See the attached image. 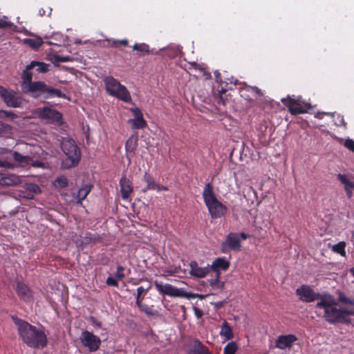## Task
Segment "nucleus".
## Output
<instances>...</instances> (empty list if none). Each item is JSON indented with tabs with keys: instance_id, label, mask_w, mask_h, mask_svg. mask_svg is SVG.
<instances>
[{
	"instance_id": "nucleus-19",
	"label": "nucleus",
	"mask_w": 354,
	"mask_h": 354,
	"mask_svg": "<svg viewBox=\"0 0 354 354\" xmlns=\"http://www.w3.org/2000/svg\"><path fill=\"white\" fill-rule=\"evenodd\" d=\"M120 187L122 198L124 200L128 199L133 192L131 182L124 176L120 180Z\"/></svg>"
},
{
	"instance_id": "nucleus-9",
	"label": "nucleus",
	"mask_w": 354,
	"mask_h": 354,
	"mask_svg": "<svg viewBox=\"0 0 354 354\" xmlns=\"http://www.w3.org/2000/svg\"><path fill=\"white\" fill-rule=\"evenodd\" d=\"M154 286L160 294L167 295L171 297L189 298V294L183 288H178L171 284L154 281Z\"/></svg>"
},
{
	"instance_id": "nucleus-54",
	"label": "nucleus",
	"mask_w": 354,
	"mask_h": 354,
	"mask_svg": "<svg viewBox=\"0 0 354 354\" xmlns=\"http://www.w3.org/2000/svg\"><path fill=\"white\" fill-rule=\"evenodd\" d=\"M352 189H347V188H346V189H345L346 196L348 198H351L353 196Z\"/></svg>"
},
{
	"instance_id": "nucleus-25",
	"label": "nucleus",
	"mask_w": 354,
	"mask_h": 354,
	"mask_svg": "<svg viewBox=\"0 0 354 354\" xmlns=\"http://www.w3.org/2000/svg\"><path fill=\"white\" fill-rule=\"evenodd\" d=\"M128 122L132 125V128L135 129H142L147 125V122L143 117L130 119Z\"/></svg>"
},
{
	"instance_id": "nucleus-44",
	"label": "nucleus",
	"mask_w": 354,
	"mask_h": 354,
	"mask_svg": "<svg viewBox=\"0 0 354 354\" xmlns=\"http://www.w3.org/2000/svg\"><path fill=\"white\" fill-rule=\"evenodd\" d=\"M106 284L109 286H113L116 288L118 287L119 286L117 279H115L111 276L107 277L106 280Z\"/></svg>"
},
{
	"instance_id": "nucleus-45",
	"label": "nucleus",
	"mask_w": 354,
	"mask_h": 354,
	"mask_svg": "<svg viewBox=\"0 0 354 354\" xmlns=\"http://www.w3.org/2000/svg\"><path fill=\"white\" fill-rule=\"evenodd\" d=\"M6 17L4 19H0V28H10L14 26L12 22L6 21Z\"/></svg>"
},
{
	"instance_id": "nucleus-21",
	"label": "nucleus",
	"mask_w": 354,
	"mask_h": 354,
	"mask_svg": "<svg viewBox=\"0 0 354 354\" xmlns=\"http://www.w3.org/2000/svg\"><path fill=\"white\" fill-rule=\"evenodd\" d=\"M20 179L17 176L12 174H5L0 173V185L1 186H12L20 183Z\"/></svg>"
},
{
	"instance_id": "nucleus-6",
	"label": "nucleus",
	"mask_w": 354,
	"mask_h": 354,
	"mask_svg": "<svg viewBox=\"0 0 354 354\" xmlns=\"http://www.w3.org/2000/svg\"><path fill=\"white\" fill-rule=\"evenodd\" d=\"M106 92L111 96L119 100L129 102L131 100V95L127 88L122 85L119 81L112 76L106 77L104 80Z\"/></svg>"
},
{
	"instance_id": "nucleus-41",
	"label": "nucleus",
	"mask_w": 354,
	"mask_h": 354,
	"mask_svg": "<svg viewBox=\"0 0 354 354\" xmlns=\"http://www.w3.org/2000/svg\"><path fill=\"white\" fill-rule=\"evenodd\" d=\"M0 118H9L11 119H15L17 115L12 111L0 110Z\"/></svg>"
},
{
	"instance_id": "nucleus-50",
	"label": "nucleus",
	"mask_w": 354,
	"mask_h": 354,
	"mask_svg": "<svg viewBox=\"0 0 354 354\" xmlns=\"http://www.w3.org/2000/svg\"><path fill=\"white\" fill-rule=\"evenodd\" d=\"M90 322L92 323V324L97 328H101L102 324L101 322L98 321L97 319H95L94 317L91 316L90 317Z\"/></svg>"
},
{
	"instance_id": "nucleus-30",
	"label": "nucleus",
	"mask_w": 354,
	"mask_h": 354,
	"mask_svg": "<svg viewBox=\"0 0 354 354\" xmlns=\"http://www.w3.org/2000/svg\"><path fill=\"white\" fill-rule=\"evenodd\" d=\"M208 281L213 288L223 290L224 288V282L220 281L219 274L215 276V278L209 279Z\"/></svg>"
},
{
	"instance_id": "nucleus-24",
	"label": "nucleus",
	"mask_w": 354,
	"mask_h": 354,
	"mask_svg": "<svg viewBox=\"0 0 354 354\" xmlns=\"http://www.w3.org/2000/svg\"><path fill=\"white\" fill-rule=\"evenodd\" d=\"M220 335L225 337L226 340H230L233 338L232 328L227 322H223L221 328Z\"/></svg>"
},
{
	"instance_id": "nucleus-29",
	"label": "nucleus",
	"mask_w": 354,
	"mask_h": 354,
	"mask_svg": "<svg viewBox=\"0 0 354 354\" xmlns=\"http://www.w3.org/2000/svg\"><path fill=\"white\" fill-rule=\"evenodd\" d=\"M150 287L147 288H145L143 286H139L137 288V295H136V306H140L142 304V301L144 298L145 295L147 292Z\"/></svg>"
},
{
	"instance_id": "nucleus-2",
	"label": "nucleus",
	"mask_w": 354,
	"mask_h": 354,
	"mask_svg": "<svg viewBox=\"0 0 354 354\" xmlns=\"http://www.w3.org/2000/svg\"><path fill=\"white\" fill-rule=\"evenodd\" d=\"M35 62H30L23 71L21 90L24 93H30L34 98L50 99L59 97L66 99V95L59 88L48 85L44 81H32V74L30 70L34 68Z\"/></svg>"
},
{
	"instance_id": "nucleus-43",
	"label": "nucleus",
	"mask_w": 354,
	"mask_h": 354,
	"mask_svg": "<svg viewBox=\"0 0 354 354\" xmlns=\"http://www.w3.org/2000/svg\"><path fill=\"white\" fill-rule=\"evenodd\" d=\"M26 189L33 194H39L41 192L40 187L34 183H30L26 185Z\"/></svg>"
},
{
	"instance_id": "nucleus-20",
	"label": "nucleus",
	"mask_w": 354,
	"mask_h": 354,
	"mask_svg": "<svg viewBox=\"0 0 354 354\" xmlns=\"http://www.w3.org/2000/svg\"><path fill=\"white\" fill-rule=\"evenodd\" d=\"M187 354H212L209 348L198 339H194L192 346L188 349Z\"/></svg>"
},
{
	"instance_id": "nucleus-39",
	"label": "nucleus",
	"mask_w": 354,
	"mask_h": 354,
	"mask_svg": "<svg viewBox=\"0 0 354 354\" xmlns=\"http://www.w3.org/2000/svg\"><path fill=\"white\" fill-rule=\"evenodd\" d=\"M12 131V127L0 121V137L8 134Z\"/></svg>"
},
{
	"instance_id": "nucleus-8",
	"label": "nucleus",
	"mask_w": 354,
	"mask_h": 354,
	"mask_svg": "<svg viewBox=\"0 0 354 354\" xmlns=\"http://www.w3.org/2000/svg\"><path fill=\"white\" fill-rule=\"evenodd\" d=\"M281 101L288 109L289 112L292 115L304 113L310 106L308 103L301 100V97L295 99L288 95L286 97L282 98Z\"/></svg>"
},
{
	"instance_id": "nucleus-47",
	"label": "nucleus",
	"mask_w": 354,
	"mask_h": 354,
	"mask_svg": "<svg viewBox=\"0 0 354 354\" xmlns=\"http://www.w3.org/2000/svg\"><path fill=\"white\" fill-rule=\"evenodd\" d=\"M118 44L122 46H127L129 44V41L127 39L121 40H113L111 43V46L112 47H117Z\"/></svg>"
},
{
	"instance_id": "nucleus-55",
	"label": "nucleus",
	"mask_w": 354,
	"mask_h": 354,
	"mask_svg": "<svg viewBox=\"0 0 354 354\" xmlns=\"http://www.w3.org/2000/svg\"><path fill=\"white\" fill-rule=\"evenodd\" d=\"M350 272L354 277V267L350 269Z\"/></svg>"
},
{
	"instance_id": "nucleus-34",
	"label": "nucleus",
	"mask_w": 354,
	"mask_h": 354,
	"mask_svg": "<svg viewBox=\"0 0 354 354\" xmlns=\"http://www.w3.org/2000/svg\"><path fill=\"white\" fill-rule=\"evenodd\" d=\"M91 192V188L88 186H84L80 188L78 191L77 198L80 201H83L88 196L89 192Z\"/></svg>"
},
{
	"instance_id": "nucleus-1",
	"label": "nucleus",
	"mask_w": 354,
	"mask_h": 354,
	"mask_svg": "<svg viewBox=\"0 0 354 354\" xmlns=\"http://www.w3.org/2000/svg\"><path fill=\"white\" fill-rule=\"evenodd\" d=\"M296 294L303 302L317 301L315 305L317 315L328 324L349 325L352 323V319H349L348 316L354 315V309H346L337 305V299L330 293L315 292L310 286L301 285L296 290Z\"/></svg>"
},
{
	"instance_id": "nucleus-18",
	"label": "nucleus",
	"mask_w": 354,
	"mask_h": 354,
	"mask_svg": "<svg viewBox=\"0 0 354 354\" xmlns=\"http://www.w3.org/2000/svg\"><path fill=\"white\" fill-rule=\"evenodd\" d=\"M16 292L21 299L26 302L32 301V290L24 283L18 282L17 283Z\"/></svg>"
},
{
	"instance_id": "nucleus-36",
	"label": "nucleus",
	"mask_w": 354,
	"mask_h": 354,
	"mask_svg": "<svg viewBox=\"0 0 354 354\" xmlns=\"http://www.w3.org/2000/svg\"><path fill=\"white\" fill-rule=\"evenodd\" d=\"M137 306L141 311L144 312L148 316H155L158 313L156 310H151V308L147 305H143L142 304H140V306Z\"/></svg>"
},
{
	"instance_id": "nucleus-11",
	"label": "nucleus",
	"mask_w": 354,
	"mask_h": 354,
	"mask_svg": "<svg viewBox=\"0 0 354 354\" xmlns=\"http://www.w3.org/2000/svg\"><path fill=\"white\" fill-rule=\"evenodd\" d=\"M80 339L82 344L87 347L91 353L96 352L100 348L102 342L98 336L88 330H83Z\"/></svg>"
},
{
	"instance_id": "nucleus-48",
	"label": "nucleus",
	"mask_w": 354,
	"mask_h": 354,
	"mask_svg": "<svg viewBox=\"0 0 354 354\" xmlns=\"http://www.w3.org/2000/svg\"><path fill=\"white\" fill-rule=\"evenodd\" d=\"M344 147L354 153V141L352 139H346L344 144Z\"/></svg>"
},
{
	"instance_id": "nucleus-32",
	"label": "nucleus",
	"mask_w": 354,
	"mask_h": 354,
	"mask_svg": "<svg viewBox=\"0 0 354 354\" xmlns=\"http://www.w3.org/2000/svg\"><path fill=\"white\" fill-rule=\"evenodd\" d=\"M238 350V346L236 342H229L223 349L224 354H235Z\"/></svg>"
},
{
	"instance_id": "nucleus-13",
	"label": "nucleus",
	"mask_w": 354,
	"mask_h": 354,
	"mask_svg": "<svg viewBox=\"0 0 354 354\" xmlns=\"http://www.w3.org/2000/svg\"><path fill=\"white\" fill-rule=\"evenodd\" d=\"M37 113L39 118L48 120L52 123L61 124L62 123V114L55 109L45 106L37 109Z\"/></svg>"
},
{
	"instance_id": "nucleus-3",
	"label": "nucleus",
	"mask_w": 354,
	"mask_h": 354,
	"mask_svg": "<svg viewBox=\"0 0 354 354\" xmlns=\"http://www.w3.org/2000/svg\"><path fill=\"white\" fill-rule=\"evenodd\" d=\"M11 319L19 338L27 346L32 348H44L46 346L48 338L43 328H37L15 315H12Z\"/></svg>"
},
{
	"instance_id": "nucleus-12",
	"label": "nucleus",
	"mask_w": 354,
	"mask_h": 354,
	"mask_svg": "<svg viewBox=\"0 0 354 354\" xmlns=\"http://www.w3.org/2000/svg\"><path fill=\"white\" fill-rule=\"evenodd\" d=\"M239 93L243 98L249 102L261 100L263 96V93L260 88L257 86L246 85L245 83L240 84Z\"/></svg>"
},
{
	"instance_id": "nucleus-53",
	"label": "nucleus",
	"mask_w": 354,
	"mask_h": 354,
	"mask_svg": "<svg viewBox=\"0 0 354 354\" xmlns=\"http://www.w3.org/2000/svg\"><path fill=\"white\" fill-rule=\"evenodd\" d=\"M155 189L157 191H167L168 187L157 183Z\"/></svg>"
},
{
	"instance_id": "nucleus-51",
	"label": "nucleus",
	"mask_w": 354,
	"mask_h": 354,
	"mask_svg": "<svg viewBox=\"0 0 354 354\" xmlns=\"http://www.w3.org/2000/svg\"><path fill=\"white\" fill-rule=\"evenodd\" d=\"M194 311L195 315L198 318H201L203 316V311L201 309H199L198 308H197V307H194Z\"/></svg>"
},
{
	"instance_id": "nucleus-17",
	"label": "nucleus",
	"mask_w": 354,
	"mask_h": 354,
	"mask_svg": "<svg viewBox=\"0 0 354 354\" xmlns=\"http://www.w3.org/2000/svg\"><path fill=\"white\" fill-rule=\"evenodd\" d=\"M190 266V274L196 278H204L207 276L209 271V265L206 267H200L198 263L196 261H192L189 263Z\"/></svg>"
},
{
	"instance_id": "nucleus-26",
	"label": "nucleus",
	"mask_w": 354,
	"mask_h": 354,
	"mask_svg": "<svg viewBox=\"0 0 354 354\" xmlns=\"http://www.w3.org/2000/svg\"><path fill=\"white\" fill-rule=\"evenodd\" d=\"M346 243L344 241H340L337 244L332 246V251L340 254L342 257H346Z\"/></svg>"
},
{
	"instance_id": "nucleus-28",
	"label": "nucleus",
	"mask_w": 354,
	"mask_h": 354,
	"mask_svg": "<svg viewBox=\"0 0 354 354\" xmlns=\"http://www.w3.org/2000/svg\"><path fill=\"white\" fill-rule=\"evenodd\" d=\"M339 180L344 185V189H353L354 182L351 181L345 174H339L337 175Z\"/></svg>"
},
{
	"instance_id": "nucleus-10",
	"label": "nucleus",
	"mask_w": 354,
	"mask_h": 354,
	"mask_svg": "<svg viewBox=\"0 0 354 354\" xmlns=\"http://www.w3.org/2000/svg\"><path fill=\"white\" fill-rule=\"evenodd\" d=\"M0 96L4 103L9 107H21L22 97L13 90H8L0 85Z\"/></svg>"
},
{
	"instance_id": "nucleus-49",
	"label": "nucleus",
	"mask_w": 354,
	"mask_h": 354,
	"mask_svg": "<svg viewBox=\"0 0 354 354\" xmlns=\"http://www.w3.org/2000/svg\"><path fill=\"white\" fill-rule=\"evenodd\" d=\"M131 111L134 115V118H139L143 117L142 113L139 108H131Z\"/></svg>"
},
{
	"instance_id": "nucleus-52",
	"label": "nucleus",
	"mask_w": 354,
	"mask_h": 354,
	"mask_svg": "<svg viewBox=\"0 0 354 354\" xmlns=\"http://www.w3.org/2000/svg\"><path fill=\"white\" fill-rule=\"evenodd\" d=\"M214 75H215L216 81L217 82L220 83L221 86H223L222 85H223V84H224V82L222 81L220 74L218 72H216V73H214Z\"/></svg>"
},
{
	"instance_id": "nucleus-58",
	"label": "nucleus",
	"mask_w": 354,
	"mask_h": 354,
	"mask_svg": "<svg viewBox=\"0 0 354 354\" xmlns=\"http://www.w3.org/2000/svg\"><path fill=\"white\" fill-rule=\"evenodd\" d=\"M130 272H131V271H130V269H129V270H128V273H127V274H129L130 273Z\"/></svg>"
},
{
	"instance_id": "nucleus-42",
	"label": "nucleus",
	"mask_w": 354,
	"mask_h": 354,
	"mask_svg": "<svg viewBox=\"0 0 354 354\" xmlns=\"http://www.w3.org/2000/svg\"><path fill=\"white\" fill-rule=\"evenodd\" d=\"M124 268L123 266H118L116 272L115 273V277L118 280L123 279L126 277V274L124 273Z\"/></svg>"
},
{
	"instance_id": "nucleus-33",
	"label": "nucleus",
	"mask_w": 354,
	"mask_h": 354,
	"mask_svg": "<svg viewBox=\"0 0 354 354\" xmlns=\"http://www.w3.org/2000/svg\"><path fill=\"white\" fill-rule=\"evenodd\" d=\"M13 158L17 162H19L20 163H24V164H28L29 162L31 160L30 157L26 156H23L17 151H15L13 153Z\"/></svg>"
},
{
	"instance_id": "nucleus-15",
	"label": "nucleus",
	"mask_w": 354,
	"mask_h": 354,
	"mask_svg": "<svg viewBox=\"0 0 354 354\" xmlns=\"http://www.w3.org/2000/svg\"><path fill=\"white\" fill-rule=\"evenodd\" d=\"M230 262L225 257H218L209 266V271L214 272L215 276L219 274V277H221V270L226 271L230 268Z\"/></svg>"
},
{
	"instance_id": "nucleus-46",
	"label": "nucleus",
	"mask_w": 354,
	"mask_h": 354,
	"mask_svg": "<svg viewBox=\"0 0 354 354\" xmlns=\"http://www.w3.org/2000/svg\"><path fill=\"white\" fill-rule=\"evenodd\" d=\"M72 58L70 56H62V55H55V60L57 62H68L72 61Z\"/></svg>"
},
{
	"instance_id": "nucleus-7",
	"label": "nucleus",
	"mask_w": 354,
	"mask_h": 354,
	"mask_svg": "<svg viewBox=\"0 0 354 354\" xmlns=\"http://www.w3.org/2000/svg\"><path fill=\"white\" fill-rule=\"evenodd\" d=\"M250 235L245 232H230L225 240L221 243V250L224 254H227L231 250L240 251L241 248V240H246Z\"/></svg>"
},
{
	"instance_id": "nucleus-27",
	"label": "nucleus",
	"mask_w": 354,
	"mask_h": 354,
	"mask_svg": "<svg viewBox=\"0 0 354 354\" xmlns=\"http://www.w3.org/2000/svg\"><path fill=\"white\" fill-rule=\"evenodd\" d=\"M137 138L134 139L133 136L130 137L125 142V149L127 152H134L138 146Z\"/></svg>"
},
{
	"instance_id": "nucleus-14",
	"label": "nucleus",
	"mask_w": 354,
	"mask_h": 354,
	"mask_svg": "<svg viewBox=\"0 0 354 354\" xmlns=\"http://www.w3.org/2000/svg\"><path fill=\"white\" fill-rule=\"evenodd\" d=\"M225 84V87L221 86L220 89L218 90V94L215 96L217 103L218 104L225 105L227 102L228 101L227 96L225 95L226 91L227 90H232V86L240 85L239 80L232 77L230 78H227V81L224 82Z\"/></svg>"
},
{
	"instance_id": "nucleus-38",
	"label": "nucleus",
	"mask_w": 354,
	"mask_h": 354,
	"mask_svg": "<svg viewBox=\"0 0 354 354\" xmlns=\"http://www.w3.org/2000/svg\"><path fill=\"white\" fill-rule=\"evenodd\" d=\"M180 268L178 267H174V269H169V270H164L163 273L161 274L162 277H174L176 276L180 272Z\"/></svg>"
},
{
	"instance_id": "nucleus-35",
	"label": "nucleus",
	"mask_w": 354,
	"mask_h": 354,
	"mask_svg": "<svg viewBox=\"0 0 354 354\" xmlns=\"http://www.w3.org/2000/svg\"><path fill=\"white\" fill-rule=\"evenodd\" d=\"M132 48L133 50H138L143 53H149V46L146 44H135Z\"/></svg>"
},
{
	"instance_id": "nucleus-4",
	"label": "nucleus",
	"mask_w": 354,
	"mask_h": 354,
	"mask_svg": "<svg viewBox=\"0 0 354 354\" xmlns=\"http://www.w3.org/2000/svg\"><path fill=\"white\" fill-rule=\"evenodd\" d=\"M202 195L212 218H218L225 216L227 211V207L216 198L210 183L205 185Z\"/></svg>"
},
{
	"instance_id": "nucleus-56",
	"label": "nucleus",
	"mask_w": 354,
	"mask_h": 354,
	"mask_svg": "<svg viewBox=\"0 0 354 354\" xmlns=\"http://www.w3.org/2000/svg\"><path fill=\"white\" fill-rule=\"evenodd\" d=\"M44 13H45V11L43 9L39 10V15H40L42 16V15H44Z\"/></svg>"
},
{
	"instance_id": "nucleus-5",
	"label": "nucleus",
	"mask_w": 354,
	"mask_h": 354,
	"mask_svg": "<svg viewBox=\"0 0 354 354\" xmlns=\"http://www.w3.org/2000/svg\"><path fill=\"white\" fill-rule=\"evenodd\" d=\"M62 149L66 156L62 160V167L69 169L77 165L80 160L81 152L75 142L73 139L64 140L62 143Z\"/></svg>"
},
{
	"instance_id": "nucleus-57",
	"label": "nucleus",
	"mask_w": 354,
	"mask_h": 354,
	"mask_svg": "<svg viewBox=\"0 0 354 354\" xmlns=\"http://www.w3.org/2000/svg\"><path fill=\"white\" fill-rule=\"evenodd\" d=\"M351 238L354 239V230L351 232Z\"/></svg>"
},
{
	"instance_id": "nucleus-23",
	"label": "nucleus",
	"mask_w": 354,
	"mask_h": 354,
	"mask_svg": "<svg viewBox=\"0 0 354 354\" xmlns=\"http://www.w3.org/2000/svg\"><path fill=\"white\" fill-rule=\"evenodd\" d=\"M144 181L147 183V187L142 189L144 193L149 190H155L156 183L155 182L154 178L150 174L145 172L143 176Z\"/></svg>"
},
{
	"instance_id": "nucleus-40",
	"label": "nucleus",
	"mask_w": 354,
	"mask_h": 354,
	"mask_svg": "<svg viewBox=\"0 0 354 354\" xmlns=\"http://www.w3.org/2000/svg\"><path fill=\"white\" fill-rule=\"evenodd\" d=\"M55 183L60 188H65L68 186V179L63 176L58 177Z\"/></svg>"
},
{
	"instance_id": "nucleus-31",
	"label": "nucleus",
	"mask_w": 354,
	"mask_h": 354,
	"mask_svg": "<svg viewBox=\"0 0 354 354\" xmlns=\"http://www.w3.org/2000/svg\"><path fill=\"white\" fill-rule=\"evenodd\" d=\"M25 43L32 48L37 49L42 45L43 41L41 38L26 39Z\"/></svg>"
},
{
	"instance_id": "nucleus-37",
	"label": "nucleus",
	"mask_w": 354,
	"mask_h": 354,
	"mask_svg": "<svg viewBox=\"0 0 354 354\" xmlns=\"http://www.w3.org/2000/svg\"><path fill=\"white\" fill-rule=\"evenodd\" d=\"M32 62H35L34 65V68L37 67L36 71L39 73H46L48 71L49 65L45 64L44 62H39L37 61H32Z\"/></svg>"
},
{
	"instance_id": "nucleus-22",
	"label": "nucleus",
	"mask_w": 354,
	"mask_h": 354,
	"mask_svg": "<svg viewBox=\"0 0 354 354\" xmlns=\"http://www.w3.org/2000/svg\"><path fill=\"white\" fill-rule=\"evenodd\" d=\"M337 295V305L340 303L348 306V308L344 307L346 309H354V299L347 297L344 292H339ZM350 316H348L349 319H351Z\"/></svg>"
},
{
	"instance_id": "nucleus-16",
	"label": "nucleus",
	"mask_w": 354,
	"mask_h": 354,
	"mask_svg": "<svg viewBox=\"0 0 354 354\" xmlns=\"http://www.w3.org/2000/svg\"><path fill=\"white\" fill-rule=\"evenodd\" d=\"M297 340V338L295 335H282L276 339V347L280 349L291 348Z\"/></svg>"
}]
</instances>
